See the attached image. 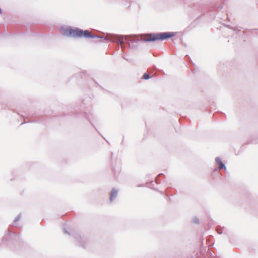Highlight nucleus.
Segmentation results:
<instances>
[{
	"instance_id": "nucleus-1",
	"label": "nucleus",
	"mask_w": 258,
	"mask_h": 258,
	"mask_svg": "<svg viewBox=\"0 0 258 258\" xmlns=\"http://www.w3.org/2000/svg\"><path fill=\"white\" fill-rule=\"evenodd\" d=\"M64 35L75 38H94L95 36L91 34L88 30H83L80 29L69 28L65 30Z\"/></svg>"
},
{
	"instance_id": "nucleus-2",
	"label": "nucleus",
	"mask_w": 258,
	"mask_h": 258,
	"mask_svg": "<svg viewBox=\"0 0 258 258\" xmlns=\"http://www.w3.org/2000/svg\"><path fill=\"white\" fill-rule=\"evenodd\" d=\"M175 34L172 32H165L158 34H150L145 36L143 38L144 41H154L159 40H165L173 37Z\"/></svg>"
},
{
	"instance_id": "nucleus-3",
	"label": "nucleus",
	"mask_w": 258,
	"mask_h": 258,
	"mask_svg": "<svg viewBox=\"0 0 258 258\" xmlns=\"http://www.w3.org/2000/svg\"><path fill=\"white\" fill-rule=\"evenodd\" d=\"M106 38L107 39L110 41H117L121 45L124 43V40L126 39V37L113 35H110L109 36H106Z\"/></svg>"
},
{
	"instance_id": "nucleus-4",
	"label": "nucleus",
	"mask_w": 258,
	"mask_h": 258,
	"mask_svg": "<svg viewBox=\"0 0 258 258\" xmlns=\"http://www.w3.org/2000/svg\"><path fill=\"white\" fill-rule=\"evenodd\" d=\"M216 161L217 163L218 164L219 169H221L222 168H224L225 169H226V167H225L224 164L222 163L220 159H219V158H216Z\"/></svg>"
},
{
	"instance_id": "nucleus-5",
	"label": "nucleus",
	"mask_w": 258,
	"mask_h": 258,
	"mask_svg": "<svg viewBox=\"0 0 258 258\" xmlns=\"http://www.w3.org/2000/svg\"><path fill=\"white\" fill-rule=\"evenodd\" d=\"M116 195L117 191L114 189H112L110 194V200L112 201Z\"/></svg>"
},
{
	"instance_id": "nucleus-6",
	"label": "nucleus",
	"mask_w": 258,
	"mask_h": 258,
	"mask_svg": "<svg viewBox=\"0 0 258 258\" xmlns=\"http://www.w3.org/2000/svg\"><path fill=\"white\" fill-rule=\"evenodd\" d=\"M150 78V76L147 73H145L143 76V79H145V80H147V79H149Z\"/></svg>"
},
{
	"instance_id": "nucleus-7",
	"label": "nucleus",
	"mask_w": 258,
	"mask_h": 258,
	"mask_svg": "<svg viewBox=\"0 0 258 258\" xmlns=\"http://www.w3.org/2000/svg\"><path fill=\"white\" fill-rule=\"evenodd\" d=\"M20 218V216H18L17 218H16L15 219V221H18Z\"/></svg>"
}]
</instances>
